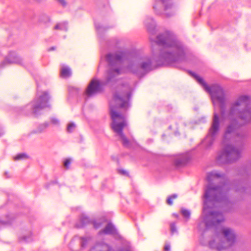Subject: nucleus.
<instances>
[{"instance_id":"obj_1","label":"nucleus","mask_w":251,"mask_h":251,"mask_svg":"<svg viewBox=\"0 0 251 251\" xmlns=\"http://www.w3.org/2000/svg\"><path fill=\"white\" fill-rule=\"evenodd\" d=\"M156 42L164 47L159 60L154 63L153 60L149 57L140 58L130 62L126 69L123 67V61L125 53L119 51L108 54L106 59L109 65L105 82L93 79L88 85L85 94L88 97L92 96L101 90V86L116 76L125 72H130L138 75L149 72L157 66L171 64L181 61L184 58V52L181 44L175 39L170 33L166 32L157 36Z\"/></svg>"},{"instance_id":"obj_2","label":"nucleus","mask_w":251,"mask_h":251,"mask_svg":"<svg viewBox=\"0 0 251 251\" xmlns=\"http://www.w3.org/2000/svg\"><path fill=\"white\" fill-rule=\"evenodd\" d=\"M249 103V97L241 96L231 104L229 115L236 116L239 121L235 119H230L226 126L223 137L225 148L216 158L219 164L230 163L240 157V150L234 147L233 144L242 145L246 137V134L239 132L238 129L251 124V106Z\"/></svg>"},{"instance_id":"obj_3","label":"nucleus","mask_w":251,"mask_h":251,"mask_svg":"<svg viewBox=\"0 0 251 251\" xmlns=\"http://www.w3.org/2000/svg\"><path fill=\"white\" fill-rule=\"evenodd\" d=\"M218 179L224 181L219 186L209 184L204 195L202 217L206 228L216 226L225 220L223 213L216 209L220 205V203L226 202L229 185L224 175L216 171L207 174V179L209 183Z\"/></svg>"},{"instance_id":"obj_4","label":"nucleus","mask_w":251,"mask_h":251,"mask_svg":"<svg viewBox=\"0 0 251 251\" xmlns=\"http://www.w3.org/2000/svg\"><path fill=\"white\" fill-rule=\"evenodd\" d=\"M130 97V87L128 84L119 86L114 93L112 100L110 101V112L112 120L111 127L120 137L123 145L129 146V141L123 132V128L126 126L125 117L117 112L119 108L126 109L128 106Z\"/></svg>"},{"instance_id":"obj_5","label":"nucleus","mask_w":251,"mask_h":251,"mask_svg":"<svg viewBox=\"0 0 251 251\" xmlns=\"http://www.w3.org/2000/svg\"><path fill=\"white\" fill-rule=\"evenodd\" d=\"M236 240L234 231L228 227H222L220 235L215 236L209 242L210 248L218 251H222L232 246Z\"/></svg>"},{"instance_id":"obj_6","label":"nucleus","mask_w":251,"mask_h":251,"mask_svg":"<svg viewBox=\"0 0 251 251\" xmlns=\"http://www.w3.org/2000/svg\"><path fill=\"white\" fill-rule=\"evenodd\" d=\"M191 74L210 94L213 104L215 105L216 103L219 104L221 113L222 115H224L225 110L226 98L223 88L217 84L210 86L206 84L201 77L197 75L194 73H191Z\"/></svg>"},{"instance_id":"obj_7","label":"nucleus","mask_w":251,"mask_h":251,"mask_svg":"<svg viewBox=\"0 0 251 251\" xmlns=\"http://www.w3.org/2000/svg\"><path fill=\"white\" fill-rule=\"evenodd\" d=\"M220 129V121L218 115L214 113L212 119L211 126L208 133L203 141V144L207 147L211 146L216 137L218 135Z\"/></svg>"},{"instance_id":"obj_8","label":"nucleus","mask_w":251,"mask_h":251,"mask_svg":"<svg viewBox=\"0 0 251 251\" xmlns=\"http://www.w3.org/2000/svg\"><path fill=\"white\" fill-rule=\"evenodd\" d=\"M49 99L50 97L48 92H43L31 102L32 113L35 115H37L41 110L49 107L50 105L48 104Z\"/></svg>"},{"instance_id":"obj_9","label":"nucleus","mask_w":251,"mask_h":251,"mask_svg":"<svg viewBox=\"0 0 251 251\" xmlns=\"http://www.w3.org/2000/svg\"><path fill=\"white\" fill-rule=\"evenodd\" d=\"M173 7V3L171 0H156L153 6L155 12L158 15L165 14L167 16L171 15L167 12Z\"/></svg>"},{"instance_id":"obj_10","label":"nucleus","mask_w":251,"mask_h":251,"mask_svg":"<svg viewBox=\"0 0 251 251\" xmlns=\"http://www.w3.org/2000/svg\"><path fill=\"white\" fill-rule=\"evenodd\" d=\"M90 239L89 238L75 237L70 243V248L73 251H78L81 248L85 247Z\"/></svg>"},{"instance_id":"obj_11","label":"nucleus","mask_w":251,"mask_h":251,"mask_svg":"<svg viewBox=\"0 0 251 251\" xmlns=\"http://www.w3.org/2000/svg\"><path fill=\"white\" fill-rule=\"evenodd\" d=\"M190 156L188 153L179 154L175 159V164L177 166L185 165L189 160Z\"/></svg>"},{"instance_id":"obj_12","label":"nucleus","mask_w":251,"mask_h":251,"mask_svg":"<svg viewBox=\"0 0 251 251\" xmlns=\"http://www.w3.org/2000/svg\"><path fill=\"white\" fill-rule=\"evenodd\" d=\"M111 249L107 244L101 243L97 244L90 251H110Z\"/></svg>"},{"instance_id":"obj_13","label":"nucleus","mask_w":251,"mask_h":251,"mask_svg":"<svg viewBox=\"0 0 251 251\" xmlns=\"http://www.w3.org/2000/svg\"><path fill=\"white\" fill-rule=\"evenodd\" d=\"M116 233V229L114 226L111 223L108 224L105 228L99 232V234H115Z\"/></svg>"},{"instance_id":"obj_14","label":"nucleus","mask_w":251,"mask_h":251,"mask_svg":"<svg viewBox=\"0 0 251 251\" xmlns=\"http://www.w3.org/2000/svg\"><path fill=\"white\" fill-rule=\"evenodd\" d=\"M68 22L65 21L57 23L53 27V30L67 31L68 29Z\"/></svg>"},{"instance_id":"obj_15","label":"nucleus","mask_w":251,"mask_h":251,"mask_svg":"<svg viewBox=\"0 0 251 251\" xmlns=\"http://www.w3.org/2000/svg\"><path fill=\"white\" fill-rule=\"evenodd\" d=\"M6 62H8L9 64L11 63H17L20 64L21 63V58L15 55L14 54H11L9 58H7L5 61L4 62V63H5Z\"/></svg>"},{"instance_id":"obj_16","label":"nucleus","mask_w":251,"mask_h":251,"mask_svg":"<svg viewBox=\"0 0 251 251\" xmlns=\"http://www.w3.org/2000/svg\"><path fill=\"white\" fill-rule=\"evenodd\" d=\"M60 75L63 77H68L71 76V71L70 68L66 67L61 68Z\"/></svg>"},{"instance_id":"obj_17","label":"nucleus","mask_w":251,"mask_h":251,"mask_svg":"<svg viewBox=\"0 0 251 251\" xmlns=\"http://www.w3.org/2000/svg\"><path fill=\"white\" fill-rule=\"evenodd\" d=\"M49 126L48 123H45L38 126L36 131L34 133H41L43 132Z\"/></svg>"},{"instance_id":"obj_18","label":"nucleus","mask_w":251,"mask_h":251,"mask_svg":"<svg viewBox=\"0 0 251 251\" xmlns=\"http://www.w3.org/2000/svg\"><path fill=\"white\" fill-rule=\"evenodd\" d=\"M28 158L27 155L25 153H20L14 157V160L15 161H18L20 160L26 159Z\"/></svg>"},{"instance_id":"obj_19","label":"nucleus","mask_w":251,"mask_h":251,"mask_svg":"<svg viewBox=\"0 0 251 251\" xmlns=\"http://www.w3.org/2000/svg\"><path fill=\"white\" fill-rule=\"evenodd\" d=\"M177 197V195L176 194H174L169 197H168L167 199L166 202L169 205H172L173 203V200L175 199Z\"/></svg>"},{"instance_id":"obj_20","label":"nucleus","mask_w":251,"mask_h":251,"mask_svg":"<svg viewBox=\"0 0 251 251\" xmlns=\"http://www.w3.org/2000/svg\"><path fill=\"white\" fill-rule=\"evenodd\" d=\"M81 222V226H84V225L88 224L90 222L89 218L87 216H82L80 219Z\"/></svg>"},{"instance_id":"obj_21","label":"nucleus","mask_w":251,"mask_h":251,"mask_svg":"<svg viewBox=\"0 0 251 251\" xmlns=\"http://www.w3.org/2000/svg\"><path fill=\"white\" fill-rule=\"evenodd\" d=\"M32 238L31 234L28 235V236L24 235L20 238V240L21 241H25L26 242H29L31 241Z\"/></svg>"},{"instance_id":"obj_22","label":"nucleus","mask_w":251,"mask_h":251,"mask_svg":"<svg viewBox=\"0 0 251 251\" xmlns=\"http://www.w3.org/2000/svg\"><path fill=\"white\" fill-rule=\"evenodd\" d=\"M181 214H182V216L186 219H189L190 218V212L187 210L182 209L181 210Z\"/></svg>"},{"instance_id":"obj_23","label":"nucleus","mask_w":251,"mask_h":251,"mask_svg":"<svg viewBox=\"0 0 251 251\" xmlns=\"http://www.w3.org/2000/svg\"><path fill=\"white\" fill-rule=\"evenodd\" d=\"M150 21H151V25H148V23H147V22H146V25L147 26L148 30H149L153 29L154 27V22H153V20L152 19H150Z\"/></svg>"},{"instance_id":"obj_24","label":"nucleus","mask_w":251,"mask_h":251,"mask_svg":"<svg viewBox=\"0 0 251 251\" xmlns=\"http://www.w3.org/2000/svg\"><path fill=\"white\" fill-rule=\"evenodd\" d=\"M75 127V126L74 123H70L68 125L67 131L69 132H72Z\"/></svg>"},{"instance_id":"obj_25","label":"nucleus","mask_w":251,"mask_h":251,"mask_svg":"<svg viewBox=\"0 0 251 251\" xmlns=\"http://www.w3.org/2000/svg\"><path fill=\"white\" fill-rule=\"evenodd\" d=\"M50 122L51 124H52L54 125H58L59 124V120L54 118H52L50 119Z\"/></svg>"},{"instance_id":"obj_26","label":"nucleus","mask_w":251,"mask_h":251,"mask_svg":"<svg viewBox=\"0 0 251 251\" xmlns=\"http://www.w3.org/2000/svg\"><path fill=\"white\" fill-rule=\"evenodd\" d=\"M71 164V160L69 159H66L65 161L64 162V166L66 168V169H68L69 168V166Z\"/></svg>"},{"instance_id":"obj_27","label":"nucleus","mask_w":251,"mask_h":251,"mask_svg":"<svg viewBox=\"0 0 251 251\" xmlns=\"http://www.w3.org/2000/svg\"><path fill=\"white\" fill-rule=\"evenodd\" d=\"M101 223L100 222H96L93 223L94 227L97 229L101 226Z\"/></svg>"},{"instance_id":"obj_28","label":"nucleus","mask_w":251,"mask_h":251,"mask_svg":"<svg viewBox=\"0 0 251 251\" xmlns=\"http://www.w3.org/2000/svg\"><path fill=\"white\" fill-rule=\"evenodd\" d=\"M171 230L172 232L176 231V227L175 223H172L170 225Z\"/></svg>"},{"instance_id":"obj_29","label":"nucleus","mask_w":251,"mask_h":251,"mask_svg":"<svg viewBox=\"0 0 251 251\" xmlns=\"http://www.w3.org/2000/svg\"><path fill=\"white\" fill-rule=\"evenodd\" d=\"M10 224V221L5 222V221H3L0 220V227H1V226H6V225H9Z\"/></svg>"},{"instance_id":"obj_30","label":"nucleus","mask_w":251,"mask_h":251,"mask_svg":"<svg viewBox=\"0 0 251 251\" xmlns=\"http://www.w3.org/2000/svg\"><path fill=\"white\" fill-rule=\"evenodd\" d=\"M63 6L67 5V2L65 0H57Z\"/></svg>"},{"instance_id":"obj_31","label":"nucleus","mask_w":251,"mask_h":251,"mask_svg":"<svg viewBox=\"0 0 251 251\" xmlns=\"http://www.w3.org/2000/svg\"><path fill=\"white\" fill-rule=\"evenodd\" d=\"M164 250L165 251H169L170 250V246L168 244L165 245L164 247Z\"/></svg>"},{"instance_id":"obj_32","label":"nucleus","mask_w":251,"mask_h":251,"mask_svg":"<svg viewBox=\"0 0 251 251\" xmlns=\"http://www.w3.org/2000/svg\"><path fill=\"white\" fill-rule=\"evenodd\" d=\"M117 251H129V250L127 248L120 249Z\"/></svg>"},{"instance_id":"obj_33","label":"nucleus","mask_w":251,"mask_h":251,"mask_svg":"<svg viewBox=\"0 0 251 251\" xmlns=\"http://www.w3.org/2000/svg\"><path fill=\"white\" fill-rule=\"evenodd\" d=\"M120 173L122 174L125 175L126 174V172L124 170L120 171Z\"/></svg>"},{"instance_id":"obj_34","label":"nucleus","mask_w":251,"mask_h":251,"mask_svg":"<svg viewBox=\"0 0 251 251\" xmlns=\"http://www.w3.org/2000/svg\"><path fill=\"white\" fill-rule=\"evenodd\" d=\"M55 50V47H51L50 49L49 50V51H50V50Z\"/></svg>"},{"instance_id":"obj_35","label":"nucleus","mask_w":251,"mask_h":251,"mask_svg":"<svg viewBox=\"0 0 251 251\" xmlns=\"http://www.w3.org/2000/svg\"><path fill=\"white\" fill-rule=\"evenodd\" d=\"M2 134V133L1 132H0V136Z\"/></svg>"}]
</instances>
